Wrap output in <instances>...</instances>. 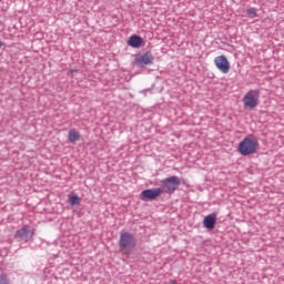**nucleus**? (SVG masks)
<instances>
[{
	"instance_id": "obj_1",
	"label": "nucleus",
	"mask_w": 284,
	"mask_h": 284,
	"mask_svg": "<svg viewBox=\"0 0 284 284\" xmlns=\"http://www.w3.org/2000/svg\"><path fill=\"white\" fill-rule=\"evenodd\" d=\"M258 140L256 138H245L242 142H240L237 151L242 156H250L258 152Z\"/></svg>"
},
{
	"instance_id": "obj_2",
	"label": "nucleus",
	"mask_w": 284,
	"mask_h": 284,
	"mask_svg": "<svg viewBox=\"0 0 284 284\" xmlns=\"http://www.w3.org/2000/svg\"><path fill=\"white\" fill-rule=\"evenodd\" d=\"M119 245L121 250H124L125 252H132V250L136 247V237H134V235H132L130 232H122L120 234Z\"/></svg>"
},
{
	"instance_id": "obj_3",
	"label": "nucleus",
	"mask_w": 284,
	"mask_h": 284,
	"mask_svg": "<svg viewBox=\"0 0 284 284\" xmlns=\"http://www.w3.org/2000/svg\"><path fill=\"white\" fill-rule=\"evenodd\" d=\"M258 99H261V91L258 89L250 90L243 98L244 108L254 110L258 105Z\"/></svg>"
},
{
	"instance_id": "obj_4",
	"label": "nucleus",
	"mask_w": 284,
	"mask_h": 284,
	"mask_svg": "<svg viewBox=\"0 0 284 284\" xmlns=\"http://www.w3.org/2000/svg\"><path fill=\"white\" fill-rule=\"evenodd\" d=\"M214 65L222 72V74H227L230 72L231 65L230 60L225 55H217L214 58Z\"/></svg>"
},
{
	"instance_id": "obj_5",
	"label": "nucleus",
	"mask_w": 284,
	"mask_h": 284,
	"mask_svg": "<svg viewBox=\"0 0 284 284\" xmlns=\"http://www.w3.org/2000/svg\"><path fill=\"white\" fill-rule=\"evenodd\" d=\"M163 194V189L156 187V189H149L144 190L140 194L141 201H154V199H159Z\"/></svg>"
},
{
	"instance_id": "obj_6",
	"label": "nucleus",
	"mask_w": 284,
	"mask_h": 284,
	"mask_svg": "<svg viewBox=\"0 0 284 284\" xmlns=\"http://www.w3.org/2000/svg\"><path fill=\"white\" fill-rule=\"evenodd\" d=\"M162 184L166 189V192L169 194H172V192H176L179 190V185H181V180L176 176H170L164 180H162Z\"/></svg>"
},
{
	"instance_id": "obj_7",
	"label": "nucleus",
	"mask_w": 284,
	"mask_h": 284,
	"mask_svg": "<svg viewBox=\"0 0 284 284\" xmlns=\"http://www.w3.org/2000/svg\"><path fill=\"white\" fill-rule=\"evenodd\" d=\"M135 63L140 68H143L145 65H152V63H154V55L152 54V52H145L143 54H139L135 58Z\"/></svg>"
},
{
	"instance_id": "obj_8",
	"label": "nucleus",
	"mask_w": 284,
	"mask_h": 284,
	"mask_svg": "<svg viewBox=\"0 0 284 284\" xmlns=\"http://www.w3.org/2000/svg\"><path fill=\"white\" fill-rule=\"evenodd\" d=\"M203 226L206 230H214L216 227V214H209L203 220Z\"/></svg>"
},
{
	"instance_id": "obj_9",
	"label": "nucleus",
	"mask_w": 284,
	"mask_h": 284,
	"mask_svg": "<svg viewBox=\"0 0 284 284\" xmlns=\"http://www.w3.org/2000/svg\"><path fill=\"white\" fill-rule=\"evenodd\" d=\"M128 45H130V48H141V45H143V38H141V36H131L128 40Z\"/></svg>"
},
{
	"instance_id": "obj_10",
	"label": "nucleus",
	"mask_w": 284,
	"mask_h": 284,
	"mask_svg": "<svg viewBox=\"0 0 284 284\" xmlns=\"http://www.w3.org/2000/svg\"><path fill=\"white\" fill-rule=\"evenodd\" d=\"M68 139L70 143H74L75 141H79V139H81V134L79 133V131L72 129L68 133Z\"/></svg>"
},
{
	"instance_id": "obj_11",
	"label": "nucleus",
	"mask_w": 284,
	"mask_h": 284,
	"mask_svg": "<svg viewBox=\"0 0 284 284\" xmlns=\"http://www.w3.org/2000/svg\"><path fill=\"white\" fill-rule=\"evenodd\" d=\"M29 234H30V227L23 226L22 229L17 231L16 237H18V239H28Z\"/></svg>"
},
{
	"instance_id": "obj_12",
	"label": "nucleus",
	"mask_w": 284,
	"mask_h": 284,
	"mask_svg": "<svg viewBox=\"0 0 284 284\" xmlns=\"http://www.w3.org/2000/svg\"><path fill=\"white\" fill-rule=\"evenodd\" d=\"M70 205H80L81 204V197L79 195H72L69 197Z\"/></svg>"
},
{
	"instance_id": "obj_13",
	"label": "nucleus",
	"mask_w": 284,
	"mask_h": 284,
	"mask_svg": "<svg viewBox=\"0 0 284 284\" xmlns=\"http://www.w3.org/2000/svg\"><path fill=\"white\" fill-rule=\"evenodd\" d=\"M246 13L248 14V17H252V19L256 18V8L247 9Z\"/></svg>"
},
{
	"instance_id": "obj_14",
	"label": "nucleus",
	"mask_w": 284,
	"mask_h": 284,
	"mask_svg": "<svg viewBox=\"0 0 284 284\" xmlns=\"http://www.w3.org/2000/svg\"><path fill=\"white\" fill-rule=\"evenodd\" d=\"M0 284H10V280L6 275H0Z\"/></svg>"
},
{
	"instance_id": "obj_15",
	"label": "nucleus",
	"mask_w": 284,
	"mask_h": 284,
	"mask_svg": "<svg viewBox=\"0 0 284 284\" xmlns=\"http://www.w3.org/2000/svg\"><path fill=\"white\" fill-rule=\"evenodd\" d=\"M169 284H179V283H176V280H171L169 281Z\"/></svg>"
}]
</instances>
